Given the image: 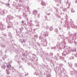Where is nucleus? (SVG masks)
<instances>
[{"label": "nucleus", "instance_id": "6e6552de", "mask_svg": "<svg viewBox=\"0 0 77 77\" xmlns=\"http://www.w3.org/2000/svg\"><path fill=\"white\" fill-rule=\"evenodd\" d=\"M5 29V26L4 25H2V24H0V29L1 30H3Z\"/></svg>", "mask_w": 77, "mask_h": 77}, {"label": "nucleus", "instance_id": "603ef678", "mask_svg": "<svg viewBox=\"0 0 77 77\" xmlns=\"http://www.w3.org/2000/svg\"><path fill=\"white\" fill-rule=\"evenodd\" d=\"M34 36L36 38H38V35H35Z\"/></svg>", "mask_w": 77, "mask_h": 77}, {"label": "nucleus", "instance_id": "864d4df0", "mask_svg": "<svg viewBox=\"0 0 77 77\" xmlns=\"http://www.w3.org/2000/svg\"><path fill=\"white\" fill-rule=\"evenodd\" d=\"M35 22L36 23H38L39 22H38V21L37 20H35Z\"/></svg>", "mask_w": 77, "mask_h": 77}, {"label": "nucleus", "instance_id": "473e14b6", "mask_svg": "<svg viewBox=\"0 0 77 77\" xmlns=\"http://www.w3.org/2000/svg\"><path fill=\"white\" fill-rule=\"evenodd\" d=\"M48 28H49V26H47L45 27V29H48Z\"/></svg>", "mask_w": 77, "mask_h": 77}, {"label": "nucleus", "instance_id": "f257e3e1", "mask_svg": "<svg viewBox=\"0 0 77 77\" xmlns=\"http://www.w3.org/2000/svg\"><path fill=\"white\" fill-rule=\"evenodd\" d=\"M68 35L69 36H71V38L70 36L67 37H66V39L68 40L69 43L71 44V43H72V42H73L74 43V42L75 41V40L77 38V33L75 32L72 35L71 33L69 32Z\"/></svg>", "mask_w": 77, "mask_h": 77}, {"label": "nucleus", "instance_id": "ea45409f", "mask_svg": "<svg viewBox=\"0 0 77 77\" xmlns=\"http://www.w3.org/2000/svg\"><path fill=\"white\" fill-rule=\"evenodd\" d=\"M39 72H40L39 74H40V76H42V72L41 71H40Z\"/></svg>", "mask_w": 77, "mask_h": 77}, {"label": "nucleus", "instance_id": "20e7f679", "mask_svg": "<svg viewBox=\"0 0 77 77\" xmlns=\"http://www.w3.org/2000/svg\"><path fill=\"white\" fill-rule=\"evenodd\" d=\"M7 68L9 70H11L12 72H14L15 70L14 69V67H12L11 65L10 64H8L7 65Z\"/></svg>", "mask_w": 77, "mask_h": 77}, {"label": "nucleus", "instance_id": "c756f323", "mask_svg": "<svg viewBox=\"0 0 77 77\" xmlns=\"http://www.w3.org/2000/svg\"><path fill=\"white\" fill-rule=\"evenodd\" d=\"M5 5L7 6H8V8H9V6H10V4L9 3H6L5 4Z\"/></svg>", "mask_w": 77, "mask_h": 77}, {"label": "nucleus", "instance_id": "ddd939ff", "mask_svg": "<svg viewBox=\"0 0 77 77\" xmlns=\"http://www.w3.org/2000/svg\"><path fill=\"white\" fill-rule=\"evenodd\" d=\"M65 2H66V4L67 5L66 6H68L69 8L70 3L68 2L67 1H65Z\"/></svg>", "mask_w": 77, "mask_h": 77}, {"label": "nucleus", "instance_id": "a878e982", "mask_svg": "<svg viewBox=\"0 0 77 77\" xmlns=\"http://www.w3.org/2000/svg\"><path fill=\"white\" fill-rule=\"evenodd\" d=\"M19 29H20V31L21 32H22V31H23V30H24V28H23V27H22Z\"/></svg>", "mask_w": 77, "mask_h": 77}, {"label": "nucleus", "instance_id": "4c0bfd02", "mask_svg": "<svg viewBox=\"0 0 77 77\" xmlns=\"http://www.w3.org/2000/svg\"><path fill=\"white\" fill-rule=\"evenodd\" d=\"M23 43L22 44H25V41H24V40L23 39V41H22Z\"/></svg>", "mask_w": 77, "mask_h": 77}, {"label": "nucleus", "instance_id": "a18cd8bd", "mask_svg": "<svg viewBox=\"0 0 77 77\" xmlns=\"http://www.w3.org/2000/svg\"><path fill=\"white\" fill-rule=\"evenodd\" d=\"M2 54H3L2 51H0V55H1V56H2Z\"/></svg>", "mask_w": 77, "mask_h": 77}, {"label": "nucleus", "instance_id": "052dcab7", "mask_svg": "<svg viewBox=\"0 0 77 77\" xmlns=\"http://www.w3.org/2000/svg\"><path fill=\"white\" fill-rule=\"evenodd\" d=\"M37 44L38 45V46H39L40 45V44H39V43H37Z\"/></svg>", "mask_w": 77, "mask_h": 77}, {"label": "nucleus", "instance_id": "6ab92c4d", "mask_svg": "<svg viewBox=\"0 0 77 77\" xmlns=\"http://www.w3.org/2000/svg\"><path fill=\"white\" fill-rule=\"evenodd\" d=\"M58 37H60V38H62V39H63V38H64V36L63 35H61L60 34L58 36Z\"/></svg>", "mask_w": 77, "mask_h": 77}, {"label": "nucleus", "instance_id": "2f4dec72", "mask_svg": "<svg viewBox=\"0 0 77 77\" xmlns=\"http://www.w3.org/2000/svg\"><path fill=\"white\" fill-rule=\"evenodd\" d=\"M54 59L55 60H58V58H57V57H54Z\"/></svg>", "mask_w": 77, "mask_h": 77}, {"label": "nucleus", "instance_id": "774afa93", "mask_svg": "<svg viewBox=\"0 0 77 77\" xmlns=\"http://www.w3.org/2000/svg\"><path fill=\"white\" fill-rule=\"evenodd\" d=\"M75 74H76V75H77V72H75Z\"/></svg>", "mask_w": 77, "mask_h": 77}, {"label": "nucleus", "instance_id": "bb28decb", "mask_svg": "<svg viewBox=\"0 0 77 77\" xmlns=\"http://www.w3.org/2000/svg\"><path fill=\"white\" fill-rule=\"evenodd\" d=\"M57 2H58L59 3V4L60 5V4H61V3H62V1H61V0H58Z\"/></svg>", "mask_w": 77, "mask_h": 77}, {"label": "nucleus", "instance_id": "58836bf2", "mask_svg": "<svg viewBox=\"0 0 77 77\" xmlns=\"http://www.w3.org/2000/svg\"><path fill=\"white\" fill-rule=\"evenodd\" d=\"M74 59V57H71L69 58V59H70V60H71V59Z\"/></svg>", "mask_w": 77, "mask_h": 77}, {"label": "nucleus", "instance_id": "c85d7f7f", "mask_svg": "<svg viewBox=\"0 0 77 77\" xmlns=\"http://www.w3.org/2000/svg\"><path fill=\"white\" fill-rule=\"evenodd\" d=\"M28 24L29 26H32V25H33L32 23H28Z\"/></svg>", "mask_w": 77, "mask_h": 77}, {"label": "nucleus", "instance_id": "4be33fe9", "mask_svg": "<svg viewBox=\"0 0 77 77\" xmlns=\"http://www.w3.org/2000/svg\"><path fill=\"white\" fill-rule=\"evenodd\" d=\"M40 51L41 54H42H42H45V52H44V51L42 50H40Z\"/></svg>", "mask_w": 77, "mask_h": 77}, {"label": "nucleus", "instance_id": "dca6fc26", "mask_svg": "<svg viewBox=\"0 0 77 77\" xmlns=\"http://www.w3.org/2000/svg\"><path fill=\"white\" fill-rule=\"evenodd\" d=\"M72 51V49L71 48H69L67 51V52L69 54V53H70Z\"/></svg>", "mask_w": 77, "mask_h": 77}, {"label": "nucleus", "instance_id": "f03ea898", "mask_svg": "<svg viewBox=\"0 0 77 77\" xmlns=\"http://www.w3.org/2000/svg\"><path fill=\"white\" fill-rule=\"evenodd\" d=\"M14 18L13 17L11 16V15H8L7 16V17L6 18V21L7 23H8V24H9V25H8L7 26L8 28H11V26H12V23L10 22V20H11V19H13Z\"/></svg>", "mask_w": 77, "mask_h": 77}, {"label": "nucleus", "instance_id": "37998d69", "mask_svg": "<svg viewBox=\"0 0 77 77\" xmlns=\"http://www.w3.org/2000/svg\"><path fill=\"white\" fill-rule=\"evenodd\" d=\"M56 14L57 16H59V13L58 12H56Z\"/></svg>", "mask_w": 77, "mask_h": 77}, {"label": "nucleus", "instance_id": "79ce46f5", "mask_svg": "<svg viewBox=\"0 0 77 77\" xmlns=\"http://www.w3.org/2000/svg\"><path fill=\"white\" fill-rule=\"evenodd\" d=\"M55 31L56 32V33H57V32H58V30L57 29H55Z\"/></svg>", "mask_w": 77, "mask_h": 77}, {"label": "nucleus", "instance_id": "7ed1b4c3", "mask_svg": "<svg viewBox=\"0 0 77 77\" xmlns=\"http://www.w3.org/2000/svg\"><path fill=\"white\" fill-rule=\"evenodd\" d=\"M60 45H62V46L60 47V46H57V48H55V50H56L57 51H59V50L60 49H62V48H64L65 47V42L64 41H63L62 42H61Z\"/></svg>", "mask_w": 77, "mask_h": 77}, {"label": "nucleus", "instance_id": "0eeeda50", "mask_svg": "<svg viewBox=\"0 0 77 77\" xmlns=\"http://www.w3.org/2000/svg\"><path fill=\"white\" fill-rule=\"evenodd\" d=\"M63 24L64 26L66 27H69V25H68V21L66 20L65 21L63 22Z\"/></svg>", "mask_w": 77, "mask_h": 77}, {"label": "nucleus", "instance_id": "412c9836", "mask_svg": "<svg viewBox=\"0 0 77 77\" xmlns=\"http://www.w3.org/2000/svg\"><path fill=\"white\" fill-rule=\"evenodd\" d=\"M59 59H61L62 60H64V57H62V56H60L59 57Z\"/></svg>", "mask_w": 77, "mask_h": 77}, {"label": "nucleus", "instance_id": "aec40b11", "mask_svg": "<svg viewBox=\"0 0 77 77\" xmlns=\"http://www.w3.org/2000/svg\"><path fill=\"white\" fill-rule=\"evenodd\" d=\"M27 24H29L30 23H32V20H30V19H27Z\"/></svg>", "mask_w": 77, "mask_h": 77}, {"label": "nucleus", "instance_id": "b1692460", "mask_svg": "<svg viewBox=\"0 0 77 77\" xmlns=\"http://www.w3.org/2000/svg\"><path fill=\"white\" fill-rule=\"evenodd\" d=\"M35 17H36L37 18H39L40 17V14H36L35 15Z\"/></svg>", "mask_w": 77, "mask_h": 77}, {"label": "nucleus", "instance_id": "2eb2a0df", "mask_svg": "<svg viewBox=\"0 0 77 77\" xmlns=\"http://www.w3.org/2000/svg\"><path fill=\"white\" fill-rule=\"evenodd\" d=\"M67 54H68V53H67V52L66 51H63V52L62 53V55L64 56H65Z\"/></svg>", "mask_w": 77, "mask_h": 77}, {"label": "nucleus", "instance_id": "8fccbe9b", "mask_svg": "<svg viewBox=\"0 0 77 77\" xmlns=\"http://www.w3.org/2000/svg\"><path fill=\"white\" fill-rule=\"evenodd\" d=\"M74 65H75V67H77V63H75Z\"/></svg>", "mask_w": 77, "mask_h": 77}, {"label": "nucleus", "instance_id": "a19ab883", "mask_svg": "<svg viewBox=\"0 0 77 77\" xmlns=\"http://www.w3.org/2000/svg\"><path fill=\"white\" fill-rule=\"evenodd\" d=\"M63 11L64 12H65V11H66V8H64L63 10Z\"/></svg>", "mask_w": 77, "mask_h": 77}, {"label": "nucleus", "instance_id": "3c124183", "mask_svg": "<svg viewBox=\"0 0 77 77\" xmlns=\"http://www.w3.org/2000/svg\"><path fill=\"white\" fill-rule=\"evenodd\" d=\"M51 77V75L50 74H49L47 76V77Z\"/></svg>", "mask_w": 77, "mask_h": 77}, {"label": "nucleus", "instance_id": "0e129e2a", "mask_svg": "<svg viewBox=\"0 0 77 77\" xmlns=\"http://www.w3.org/2000/svg\"><path fill=\"white\" fill-rule=\"evenodd\" d=\"M62 65H63V64H60V66H62Z\"/></svg>", "mask_w": 77, "mask_h": 77}, {"label": "nucleus", "instance_id": "338daca9", "mask_svg": "<svg viewBox=\"0 0 77 77\" xmlns=\"http://www.w3.org/2000/svg\"><path fill=\"white\" fill-rule=\"evenodd\" d=\"M22 24H23V23H24V21H22Z\"/></svg>", "mask_w": 77, "mask_h": 77}, {"label": "nucleus", "instance_id": "49530a36", "mask_svg": "<svg viewBox=\"0 0 77 77\" xmlns=\"http://www.w3.org/2000/svg\"><path fill=\"white\" fill-rule=\"evenodd\" d=\"M19 42H21V43H22V44H23V42H22V41L21 40V39H20L19 40Z\"/></svg>", "mask_w": 77, "mask_h": 77}, {"label": "nucleus", "instance_id": "09e8293b", "mask_svg": "<svg viewBox=\"0 0 77 77\" xmlns=\"http://www.w3.org/2000/svg\"><path fill=\"white\" fill-rule=\"evenodd\" d=\"M59 29L60 30V32H62L63 31V30H62V29L61 28H60Z\"/></svg>", "mask_w": 77, "mask_h": 77}, {"label": "nucleus", "instance_id": "69168bd1", "mask_svg": "<svg viewBox=\"0 0 77 77\" xmlns=\"http://www.w3.org/2000/svg\"><path fill=\"white\" fill-rule=\"evenodd\" d=\"M63 19H62L61 20V24H62V21H63Z\"/></svg>", "mask_w": 77, "mask_h": 77}, {"label": "nucleus", "instance_id": "bf43d9fd", "mask_svg": "<svg viewBox=\"0 0 77 77\" xmlns=\"http://www.w3.org/2000/svg\"><path fill=\"white\" fill-rule=\"evenodd\" d=\"M45 67L46 68H48V66H45Z\"/></svg>", "mask_w": 77, "mask_h": 77}, {"label": "nucleus", "instance_id": "de8ad7c7", "mask_svg": "<svg viewBox=\"0 0 77 77\" xmlns=\"http://www.w3.org/2000/svg\"><path fill=\"white\" fill-rule=\"evenodd\" d=\"M39 39H42V37L41 36H39Z\"/></svg>", "mask_w": 77, "mask_h": 77}, {"label": "nucleus", "instance_id": "f704fd0d", "mask_svg": "<svg viewBox=\"0 0 77 77\" xmlns=\"http://www.w3.org/2000/svg\"><path fill=\"white\" fill-rule=\"evenodd\" d=\"M18 59V56H15V59H16V60H17Z\"/></svg>", "mask_w": 77, "mask_h": 77}, {"label": "nucleus", "instance_id": "cd10ccee", "mask_svg": "<svg viewBox=\"0 0 77 77\" xmlns=\"http://www.w3.org/2000/svg\"><path fill=\"white\" fill-rule=\"evenodd\" d=\"M49 30L51 31V30H53V28L52 26L50 27L49 28Z\"/></svg>", "mask_w": 77, "mask_h": 77}, {"label": "nucleus", "instance_id": "5fc2aeb1", "mask_svg": "<svg viewBox=\"0 0 77 77\" xmlns=\"http://www.w3.org/2000/svg\"><path fill=\"white\" fill-rule=\"evenodd\" d=\"M50 55H51V56H53V53H50Z\"/></svg>", "mask_w": 77, "mask_h": 77}, {"label": "nucleus", "instance_id": "9b49d317", "mask_svg": "<svg viewBox=\"0 0 77 77\" xmlns=\"http://www.w3.org/2000/svg\"><path fill=\"white\" fill-rule=\"evenodd\" d=\"M48 32H47V31H46L44 32V34H43V36H44V37H46L47 36H48Z\"/></svg>", "mask_w": 77, "mask_h": 77}, {"label": "nucleus", "instance_id": "423d86ee", "mask_svg": "<svg viewBox=\"0 0 77 77\" xmlns=\"http://www.w3.org/2000/svg\"><path fill=\"white\" fill-rule=\"evenodd\" d=\"M75 51H76V49H75V48H73L72 49V51L73 52L72 53L74 55L75 57H77V53H76V52H75Z\"/></svg>", "mask_w": 77, "mask_h": 77}, {"label": "nucleus", "instance_id": "e433bc0d", "mask_svg": "<svg viewBox=\"0 0 77 77\" xmlns=\"http://www.w3.org/2000/svg\"><path fill=\"white\" fill-rule=\"evenodd\" d=\"M23 17H25V18L27 17V15L26 14H23Z\"/></svg>", "mask_w": 77, "mask_h": 77}, {"label": "nucleus", "instance_id": "f3484780", "mask_svg": "<svg viewBox=\"0 0 77 77\" xmlns=\"http://www.w3.org/2000/svg\"><path fill=\"white\" fill-rule=\"evenodd\" d=\"M32 13L33 15H35L37 14V12L36 10H35L32 11Z\"/></svg>", "mask_w": 77, "mask_h": 77}, {"label": "nucleus", "instance_id": "7c9ffc66", "mask_svg": "<svg viewBox=\"0 0 77 77\" xmlns=\"http://www.w3.org/2000/svg\"><path fill=\"white\" fill-rule=\"evenodd\" d=\"M6 71L7 72V74H9L10 72H9V70L8 69H6Z\"/></svg>", "mask_w": 77, "mask_h": 77}, {"label": "nucleus", "instance_id": "393cba45", "mask_svg": "<svg viewBox=\"0 0 77 77\" xmlns=\"http://www.w3.org/2000/svg\"><path fill=\"white\" fill-rule=\"evenodd\" d=\"M2 69H5V68H6V66L3 65L2 66Z\"/></svg>", "mask_w": 77, "mask_h": 77}, {"label": "nucleus", "instance_id": "9d476101", "mask_svg": "<svg viewBox=\"0 0 77 77\" xmlns=\"http://www.w3.org/2000/svg\"><path fill=\"white\" fill-rule=\"evenodd\" d=\"M70 74L71 75H75V76L76 75V74H75V71H71L70 72Z\"/></svg>", "mask_w": 77, "mask_h": 77}, {"label": "nucleus", "instance_id": "a211bd4d", "mask_svg": "<svg viewBox=\"0 0 77 77\" xmlns=\"http://www.w3.org/2000/svg\"><path fill=\"white\" fill-rule=\"evenodd\" d=\"M36 28L35 29H33V30H36V29H39V24H37L36 25Z\"/></svg>", "mask_w": 77, "mask_h": 77}, {"label": "nucleus", "instance_id": "4468645a", "mask_svg": "<svg viewBox=\"0 0 77 77\" xmlns=\"http://www.w3.org/2000/svg\"><path fill=\"white\" fill-rule=\"evenodd\" d=\"M41 4L42 6H46V5H47V3H45L44 2L42 1L41 2Z\"/></svg>", "mask_w": 77, "mask_h": 77}, {"label": "nucleus", "instance_id": "f8f14e48", "mask_svg": "<svg viewBox=\"0 0 77 77\" xmlns=\"http://www.w3.org/2000/svg\"><path fill=\"white\" fill-rule=\"evenodd\" d=\"M34 75H39V77H40V75H39V73L37 70H35V71L34 73Z\"/></svg>", "mask_w": 77, "mask_h": 77}, {"label": "nucleus", "instance_id": "1a4fd4ad", "mask_svg": "<svg viewBox=\"0 0 77 77\" xmlns=\"http://www.w3.org/2000/svg\"><path fill=\"white\" fill-rule=\"evenodd\" d=\"M7 13H8V11H7L5 10H4L2 11V12L1 13V14L2 15H3L4 14H7Z\"/></svg>", "mask_w": 77, "mask_h": 77}, {"label": "nucleus", "instance_id": "4d7b16f0", "mask_svg": "<svg viewBox=\"0 0 77 77\" xmlns=\"http://www.w3.org/2000/svg\"><path fill=\"white\" fill-rule=\"evenodd\" d=\"M4 57H5V58H6V57H7V56L6 55H5L4 56Z\"/></svg>", "mask_w": 77, "mask_h": 77}, {"label": "nucleus", "instance_id": "c03bdc74", "mask_svg": "<svg viewBox=\"0 0 77 77\" xmlns=\"http://www.w3.org/2000/svg\"><path fill=\"white\" fill-rule=\"evenodd\" d=\"M69 66L70 68H72V64L70 63L69 65Z\"/></svg>", "mask_w": 77, "mask_h": 77}, {"label": "nucleus", "instance_id": "6e6d98bb", "mask_svg": "<svg viewBox=\"0 0 77 77\" xmlns=\"http://www.w3.org/2000/svg\"><path fill=\"white\" fill-rule=\"evenodd\" d=\"M55 48H56L55 47H52L51 48V49H55Z\"/></svg>", "mask_w": 77, "mask_h": 77}, {"label": "nucleus", "instance_id": "13d9d810", "mask_svg": "<svg viewBox=\"0 0 77 77\" xmlns=\"http://www.w3.org/2000/svg\"><path fill=\"white\" fill-rule=\"evenodd\" d=\"M1 47H3L4 48H5V45L3 46H2V45H1Z\"/></svg>", "mask_w": 77, "mask_h": 77}, {"label": "nucleus", "instance_id": "c9c22d12", "mask_svg": "<svg viewBox=\"0 0 77 77\" xmlns=\"http://www.w3.org/2000/svg\"><path fill=\"white\" fill-rule=\"evenodd\" d=\"M8 36L10 37L11 38H12V34L11 33H10V34H9Z\"/></svg>", "mask_w": 77, "mask_h": 77}, {"label": "nucleus", "instance_id": "e2e57ef3", "mask_svg": "<svg viewBox=\"0 0 77 77\" xmlns=\"http://www.w3.org/2000/svg\"><path fill=\"white\" fill-rule=\"evenodd\" d=\"M0 4H3V2H0Z\"/></svg>", "mask_w": 77, "mask_h": 77}, {"label": "nucleus", "instance_id": "680f3d73", "mask_svg": "<svg viewBox=\"0 0 77 77\" xmlns=\"http://www.w3.org/2000/svg\"><path fill=\"white\" fill-rule=\"evenodd\" d=\"M56 68L57 69V71H59V69H58V68L56 67Z\"/></svg>", "mask_w": 77, "mask_h": 77}, {"label": "nucleus", "instance_id": "5701e85b", "mask_svg": "<svg viewBox=\"0 0 77 77\" xmlns=\"http://www.w3.org/2000/svg\"><path fill=\"white\" fill-rule=\"evenodd\" d=\"M43 44L44 45H45V46H46L47 44V42L46 41H44L43 42Z\"/></svg>", "mask_w": 77, "mask_h": 77}, {"label": "nucleus", "instance_id": "72a5a7b5", "mask_svg": "<svg viewBox=\"0 0 77 77\" xmlns=\"http://www.w3.org/2000/svg\"><path fill=\"white\" fill-rule=\"evenodd\" d=\"M75 12V10H74V9H72L71 10V12H72V13H74V12Z\"/></svg>", "mask_w": 77, "mask_h": 77}, {"label": "nucleus", "instance_id": "39448f33", "mask_svg": "<svg viewBox=\"0 0 77 77\" xmlns=\"http://www.w3.org/2000/svg\"><path fill=\"white\" fill-rule=\"evenodd\" d=\"M69 24L71 25V27L75 28V29H77V26L74 24L73 21H72V20H71Z\"/></svg>", "mask_w": 77, "mask_h": 77}]
</instances>
